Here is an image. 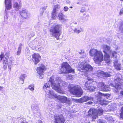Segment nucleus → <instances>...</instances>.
<instances>
[{
	"label": "nucleus",
	"instance_id": "obj_10",
	"mask_svg": "<svg viewBox=\"0 0 123 123\" xmlns=\"http://www.w3.org/2000/svg\"><path fill=\"white\" fill-rule=\"evenodd\" d=\"M5 11L4 18L5 20L8 18L6 10L11 9L12 8L11 0H5Z\"/></svg>",
	"mask_w": 123,
	"mask_h": 123
},
{
	"label": "nucleus",
	"instance_id": "obj_13",
	"mask_svg": "<svg viewBox=\"0 0 123 123\" xmlns=\"http://www.w3.org/2000/svg\"><path fill=\"white\" fill-rule=\"evenodd\" d=\"M39 67L37 68L36 70L37 73L40 75H42L46 69L45 66L42 63L39 64Z\"/></svg>",
	"mask_w": 123,
	"mask_h": 123
},
{
	"label": "nucleus",
	"instance_id": "obj_62",
	"mask_svg": "<svg viewBox=\"0 0 123 123\" xmlns=\"http://www.w3.org/2000/svg\"><path fill=\"white\" fill-rule=\"evenodd\" d=\"M43 77H42V76H40V79H42V78H43Z\"/></svg>",
	"mask_w": 123,
	"mask_h": 123
},
{
	"label": "nucleus",
	"instance_id": "obj_49",
	"mask_svg": "<svg viewBox=\"0 0 123 123\" xmlns=\"http://www.w3.org/2000/svg\"><path fill=\"white\" fill-rule=\"evenodd\" d=\"M120 111L121 112L120 114L123 113V107H122L121 108Z\"/></svg>",
	"mask_w": 123,
	"mask_h": 123
},
{
	"label": "nucleus",
	"instance_id": "obj_29",
	"mask_svg": "<svg viewBox=\"0 0 123 123\" xmlns=\"http://www.w3.org/2000/svg\"><path fill=\"white\" fill-rule=\"evenodd\" d=\"M115 68L117 70H121V66L120 64L118 63L114 65Z\"/></svg>",
	"mask_w": 123,
	"mask_h": 123
},
{
	"label": "nucleus",
	"instance_id": "obj_24",
	"mask_svg": "<svg viewBox=\"0 0 123 123\" xmlns=\"http://www.w3.org/2000/svg\"><path fill=\"white\" fill-rule=\"evenodd\" d=\"M110 73L111 72H107L104 71H103L102 73L104 76V77H110L111 76Z\"/></svg>",
	"mask_w": 123,
	"mask_h": 123
},
{
	"label": "nucleus",
	"instance_id": "obj_58",
	"mask_svg": "<svg viewBox=\"0 0 123 123\" xmlns=\"http://www.w3.org/2000/svg\"><path fill=\"white\" fill-rule=\"evenodd\" d=\"M3 88V87L2 86H0V91Z\"/></svg>",
	"mask_w": 123,
	"mask_h": 123
},
{
	"label": "nucleus",
	"instance_id": "obj_25",
	"mask_svg": "<svg viewBox=\"0 0 123 123\" xmlns=\"http://www.w3.org/2000/svg\"><path fill=\"white\" fill-rule=\"evenodd\" d=\"M60 8V6L59 5H55L54 7L53 11L56 12L59 10Z\"/></svg>",
	"mask_w": 123,
	"mask_h": 123
},
{
	"label": "nucleus",
	"instance_id": "obj_38",
	"mask_svg": "<svg viewBox=\"0 0 123 123\" xmlns=\"http://www.w3.org/2000/svg\"><path fill=\"white\" fill-rule=\"evenodd\" d=\"M74 31L75 32L78 34L81 32V31L80 30H78L76 28L74 29Z\"/></svg>",
	"mask_w": 123,
	"mask_h": 123
},
{
	"label": "nucleus",
	"instance_id": "obj_50",
	"mask_svg": "<svg viewBox=\"0 0 123 123\" xmlns=\"http://www.w3.org/2000/svg\"><path fill=\"white\" fill-rule=\"evenodd\" d=\"M117 62H118V61L117 60L115 61L114 62V65H116V64H118V63H117Z\"/></svg>",
	"mask_w": 123,
	"mask_h": 123
},
{
	"label": "nucleus",
	"instance_id": "obj_16",
	"mask_svg": "<svg viewBox=\"0 0 123 123\" xmlns=\"http://www.w3.org/2000/svg\"><path fill=\"white\" fill-rule=\"evenodd\" d=\"M85 86L86 88L92 92L94 91L96 89L95 86H93L92 83H90V81H88L86 82Z\"/></svg>",
	"mask_w": 123,
	"mask_h": 123
},
{
	"label": "nucleus",
	"instance_id": "obj_7",
	"mask_svg": "<svg viewBox=\"0 0 123 123\" xmlns=\"http://www.w3.org/2000/svg\"><path fill=\"white\" fill-rule=\"evenodd\" d=\"M103 52L104 53V60L106 63L108 64L110 63V56L109 53L111 51L110 47L107 45H103Z\"/></svg>",
	"mask_w": 123,
	"mask_h": 123
},
{
	"label": "nucleus",
	"instance_id": "obj_32",
	"mask_svg": "<svg viewBox=\"0 0 123 123\" xmlns=\"http://www.w3.org/2000/svg\"><path fill=\"white\" fill-rule=\"evenodd\" d=\"M63 14L61 12H60L59 13L58 17L59 19L60 20L62 19L63 18Z\"/></svg>",
	"mask_w": 123,
	"mask_h": 123
},
{
	"label": "nucleus",
	"instance_id": "obj_35",
	"mask_svg": "<svg viewBox=\"0 0 123 123\" xmlns=\"http://www.w3.org/2000/svg\"><path fill=\"white\" fill-rule=\"evenodd\" d=\"M46 7H44L41 8V11L40 13V15L41 16L42 15V14L43 13L44 11L46 9Z\"/></svg>",
	"mask_w": 123,
	"mask_h": 123
},
{
	"label": "nucleus",
	"instance_id": "obj_39",
	"mask_svg": "<svg viewBox=\"0 0 123 123\" xmlns=\"http://www.w3.org/2000/svg\"><path fill=\"white\" fill-rule=\"evenodd\" d=\"M67 19H65L64 18H63L62 19L60 20H61V22L62 23L65 22L67 20Z\"/></svg>",
	"mask_w": 123,
	"mask_h": 123
},
{
	"label": "nucleus",
	"instance_id": "obj_17",
	"mask_svg": "<svg viewBox=\"0 0 123 123\" xmlns=\"http://www.w3.org/2000/svg\"><path fill=\"white\" fill-rule=\"evenodd\" d=\"M96 96L98 98L100 99V101L101 99L107 98V97H110V95L108 94H103L100 92H97Z\"/></svg>",
	"mask_w": 123,
	"mask_h": 123
},
{
	"label": "nucleus",
	"instance_id": "obj_34",
	"mask_svg": "<svg viewBox=\"0 0 123 123\" xmlns=\"http://www.w3.org/2000/svg\"><path fill=\"white\" fill-rule=\"evenodd\" d=\"M13 61V58L12 57L9 58L8 62V65H11L12 63V61Z\"/></svg>",
	"mask_w": 123,
	"mask_h": 123
},
{
	"label": "nucleus",
	"instance_id": "obj_21",
	"mask_svg": "<svg viewBox=\"0 0 123 123\" xmlns=\"http://www.w3.org/2000/svg\"><path fill=\"white\" fill-rule=\"evenodd\" d=\"M120 80H121V79H120L118 80L119 81ZM117 80H118L117 79L115 80L114 84L112 85V86L115 87L117 89H120L121 88V83L119 81L118 82L117 81Z\"/></svg>",
	"mask_w": 123,
	"mask_h": 123
},
{
	"label": "nucleus",
	"instance_id": "obj_11",
	"mask_svg": "<svg viewBox=\"0 0 123 123\" xmlns=\"http://www.w3.org/2000/svg\"><path fill=\"white\" fill-rule=\"evenodd\" d=\"M54 123H64L65 119L62 114L55 115L54 116Z\"/></svg>",
	"mask_w": 123,
	"mask_h": 123
},
{
	"label": "nucleus",
	"instance_id": "obj_56",
	"mask_svg": "<svg viewBox=\"0 0 123 123\" xmlns=\"http://www.w3.org/2000/svg\"><path fill=\"white\" fill-rule=\"evenodd\" d=\"M66 2L67 4H69L70 3V1H69V0L67 1Z\"/></svg>",
	"mask_w": 123,
	"mask_h": 123
},
{
	"label": "nucleus",
	"instance_id": "obj_61",
	"mask_svg": "<svg viewBox=\"0 0 123 123\" xmlns=\"http://www.w3.org/2000/svg\"><path fill=\"white\" fill-rule=\"evenodd\" d=\"M22 81V82H21V83L22 84H23L24 83V81Z\"/></svg>",
	"mask_w": 123,
	"mask_h": 123
},
{
	"label": "nucleus",
	"instance_id": "obj_63",
	"mask_svg": "<svg viewBox=\"0 0 123 123\" xmlns=\"http://www.w3.org/2000/svg\"><path fill=\"white\" fill-rule=\"evenodd\" d=\"M70 8H73V7L72 6H71L70 7Z\"/></svg>",
	"mask_w": 123,
	"mask_h": 123
},
{
	"label": "nucleus",
	"instance_id": "obj_20",
	"mask_svg": "<svg viewBox=\"0 0 123 123\" xmlns=\"http://www.w3.org/2000/svg\"><path fill=\"white\" fill-rule=\"evenodd\" d=\"M97 86L98 88H99L102 91H106L107 90L108 86L105 85L102 82H99Z\"/></svg>",
	"mask_w": 123,
	"mask_h": 123
},
{
	"label": "nucleus",
	"instance_id": "obj_28",
	"mask_svg": "<svg viewBox=\"0 0 123 123\" xmlns=\"http://www.w3.org/2000/svg\"><path fill=\"white\" fill-rule=\"evenodd\" d=\"M26 75L25 74H22L20 76V79L22 81H24L25 78L26 77Z\"/></svg>",
	"mask_w": 123,
	"mask_h": 123
},
{
	"label": "nucleus",
	"instance_id": "obj_59",
	"mask_svg": "<svg viewBox=\"0 0 123 123\" xmlns=\"http://www.w3.org/2000/svg\"><path fill=\"white\" fill-rule=\"evenodd\" d=\"M77 4H79L80 5H81V3H80L79 2H77Z\"/></svg>",
	"mask_w": 123,
	"mask_h": 123
},
{
	"label": "nucleus",
	"instance_id": "obj_45",
	"mask_svg": "<svg viewBox=\"0 0 123 123\" xmlns=\"http://www.w3.org/2000/svg\"><path fill=\"white\" fill-rule=\"evenodd\" d=\"M117 52L115 51H114L112 53V57H114L115 56V54H116Z\"/></svg>",
	"mask_w": 123,
	"mask_h": 123
},
{
	"label": "nucleus",
	"instance_id": "obj_60",
	"mask_svg": "<svg viewBox=\"0 0 123 123\" xmlns=\"http://www.w3.org/2000/svg\"><path fill=\"white\" fill-rule=\"evenodd\" d=\"M28 123L27 122H24L22 123Z\"/></svg>",
	"mask_w": 123,
	"mask_h": 123
},
{
	"label": "nucleus",
	"instance_id": "obj_43",
	"mask_svg": "<svg viewBox=\"0 0 123 123\" xmlns=\"http://www.w3.org/2000/svg\"><path fill=\"white\" fill-rule=\"evenodd\" d=\"M86 10V9L84 7H82L81 9L80 10V12H84Z\"/></svg>",
	"mask_w": 123,
	"mask_h": 123
},
{
	"label": "nucleus",
	"instance_id": "obj_1",
	"mask_svg": "<svg viewBox=\"0 0 123 123\" xmlns=\"http://www.w3.org/2000/svg\"><path fill=\"white\" fill-rule=\"evenodd\" d=\"M49 88L50 85L48 83H45L43 86V89L46 93V97L50 98H57L62 103H66L67 101V97L64 96H57Z\"/></svg>",
	"mask_w": 123,
	"mask_h": 123
},
{
	"label": "nucleus",
	"instance_id": "obj_46",
	"mask_svg": "<svg viewBox=\"0 0 123 123\" xmlns=\"http://www.w3.org/2000/svg\"><path fill=\"white\" fill-rule=\"evenodd\" d=\"M4 65V66H3L4 69V70H5L7 69V65Z\"/></svg>",
	"mask_w": 123,
	"mask_h": 123
},
{
	"label": "nucleus",
	"instance_id": "obj_30",
	"mask_svg": "<svg viewBox=\"0 0 123 123\" xmlns=\"http://www.w3.org/2000/svg\"><path fill=\"white\" fill-rule=\"evenodd\" d=\"M119 27L120 30L122 33H123V22L120 23Z\"/></svg>",
	"mask_w": 123,
	"mask_h": 123
},
{
	"label": "nucleus",
	"instance_id": "obj_40",
	"mask_svg": "<svg viewBox=\"0 0 123 123\" xmlns=\"http://www.w3.org/2000/svg\"><path fill=\"white\" fill-rule=\"evenodd\" d=\"M24 120L23 119L20 118L18 120V122L19 123H22L24 122Z\"/></svg>",
	"mask_w": 123,
	"mask_h": 123
},
{
	"label": "nucleus",
	"instance_id": "obj_64",
	"mask_svg": "<svg viewBox=\"0 0 123 123\" xmlns=\"http://www.w3.org/2000/svg\"><path fill=\"white\" fill-rule=\"evenodd\" d=\"M40 123H43L41 121H40Z\"/></svg>",
	"mask_w": 123,
	"mask_h": 123
},
{
	"label": "nucleus",
	"instance_id": "obj_15",
	"mask_svg": "<svg viewBox=\"0 0 123 123\" xmlns=\"http://www.w3.org/2000/svg\"><path fill=\"white\" fill-rule=\"evenodd\" d=\"M19 13L23 18L26 19L27 18H29L30 17L29 13H28L27 10L25 8H22V10L20 11Z\"/></svg>",
	"mask_w": 123,
	"mask_h": 123
},
{
	"label": "nucleus",
	"instance_id": "obj_37",
	"mask_svg": "<svg viewBox=\"0 0 123 123\" xmlns=\"http://www.w3.org/2000/svg\"><path fill=\"white\" fill-rule=\"evenodd\" d=\"M21 49L18 48V51L17 52V55H19L21 53Z\"/></svg>",
	"mask_w": 123,
	"mask_h": 123
},
{
	"label": "nucleus",
	"instance_id": "obj_33",
	"mask_svg": "<svg viewBox=\"0 0 123 123\" xmlns=\"http://www.w3.org/2000/svg\"><path fill=\"white\" fill-rule=\"evenodd\" d=\"M8 64V59L5 57L3 60V65H7Z\"/></svg>",
	"mask_w": 123,
	"mask_h": 123
},
{
	"label": "nucleus",
	"instance_id": "obj_42",
	"mask_svg": "<svg viewBox=\"0 0 123 123\" xmlns=\"http://www.w3.org/2000/svg\"><path fill=\"white\" fill-rule=\"evenodd\" d=\"M119 14L120 15L123 14V8L120 10Z\"/></svg>",
	"mask_w": 123,
	"mask_h": 123
},
{
	"label": "nucleus",
	"instance_id": "obj_2",
	"mask_svg": "<svg viewBox=\"0 0 123 123\" xmlns=\"http://www.w3.org/2000/svg\"><path fill=\"white\" fill-rule=\"evenodd\" d=\"M89 54L91 56H94V59L95 62H101L103 60V55L100 51L92 49L90 50Z\"/></svg>",
	"mask_w": 123,
	"mask_h": 123
},
{
	"label": "nucleus",
	"instance_id": "obj_18",
	"mask_svg": "<svg viewBox=\"0 0 123 123\" xmlns=\"http://www.w3.org/2000/svg\"><path fill=\"white\" fill-rule=\"evenodd\" d=\"M31 109L34 114H36L39 116L40 115V110L37 105L35 104L32 105Z\"/></svg>",
	"mask_w": 123,
	"mask_h": 123
},
{
	"label": "nucleus",
	"instance_id": "obj_12",
	"mask_svg": "<svg viewBox=\"0 0 123 123\" xmlns=\"http://www.w3.org/2000/svg\"><path fill=\"white\" fill-rule=\"evenodd\" d=\"M18 2L14 1L13 2V6L15 12L19 11L22 7V2L20 1Z\"/></svg>",
	"mask_w": 123,
	"mask_h": 123
},
{
	"label": "nucleus",
	"instance_id": "obj_55",
	"mask_svg": "<svg viewBox=\"0 0 123 123\" xmlns=\"http://www.w3.org/2000/svg\"><path fill=\"white\" fill-rule=\"evenodd\" d=\"M99 121V122L98 123H104L103 121H101V120H100Z\"/></svg>",
	"mask_w": 123,
	"mask_h": 123
},
{
	"label": "nucleus",
	"instance_id": "obj_4",
	"mask_svg": "<svg viewBox=\"0 0 123 123\" xmlns=\"http://www.w3.org/2000/svg\"><path fill=\"white\" fill-rule=\"evenodd\" d=\"M61 25L57 24L54 26L50 29V32L52 36L55 37L57 40H58L60 35V33L62 29Z\"/></svg>",
	"mask_w": 123,
	"mask_h": 123
},
{
	"label": "nucleus",
	"instance_id": "obj_53",
	"mask_svg": "<svg viewBox=\"0 0 123 123\" xmlns=\"http://www.w3.org/2000/svg\"><path fill=\"white\" fill-rule=\"evenodd\" d=\"M120 115L121 118L123 119V113L120 114Z\"/></svg>",
	"mask_w": 123,
	"mask_h": 123
},
{
	"label": "nucleus",
	"instance_id": "obj_6",
	"mask_svg": "<svg viewBox=\"0 0 123 123\" xmlns=\"http://www.w3.org/2000/svg\"><path fill=\"white\" fill-rule=\"evenodd\" d=\"M69 91L73 94L75 95L76 97L81 96L83 93V91L80 87L74 86H71L69 85L68 86Z\"/></svg>",
	"mask_w": 123,
	"mask_h": 123
},
{
	"label": "nucleus",
	"instance_id": "obj_9",
	"mask_svg": "<svg viewBox=\"0 0 123 123\" xmlns=\"http://www.w3.org/2000/svg\"><path fill=\"white\" fill-rule=\"evenodd\" d=\"M93 98L91 96L85 95L80 99H75L74 100L76 103H81L88 100L93 101Z\"/></svg>",
	"mask_w": 123,
	"mask_h": 123
},
{
	"label": "nucleus",
	"instance_id": "obj_22",
	"mask_svg": "<svg viewBox=\"0 0 123 123\" xmlns=\"http://www.w3.org/2000/svg\"><path fill=\"white\" fill-rule=\"evenodd\" d=\"M105 119L107 120L109 123H111L113 122L114 119L110 116H108L105 117Z\"/></svg>",
	"mask_w": 123,
	"mask_h": 123
},
{
	"label": "nucleus",
	"instance_id": "obj_23",
	"mask_svg": "<svg viewBox=\"0 0 123 123\" xmlns=\"http://www.w3.org/2000/svg\"><path fill=\"white\" fill-rule=\"evenodd\" d=\"M104 98L103 99H101L100 101V103L102 105H106L108 104V102Z\"/></svg>",
	"mask_w": 123,
	"mask_h": 123
},
{
	"label": "nucleus",
	"instance_id": "obj_8",
	"mask_svg": "<svg viewBox=\"0 0 123 123\" xmlns=\"http://www.w3.org/2000/svg\"><path fill=\"white\" fill-rule=\"evenodd\" d=\"M49 82L50 83V84L52 88L58 93H61L62 91L60 83L57 81H55L54 80L52 77L50 78Z\"/></svg>",
	"mask_w": 123,
	"mask_h": 123
},
{
	"label": "nucleus",
	"instance_id": "obj_47",
	"mask_svg": "<svg viewBox=\"0 0 123 123\" xmlns=\"http://www.w3.org/2000/svg\"><path fill=\"white\" fill-rule=\"evenodd\" d=\"M120 94L121 96H123V89L120 91Z\"/></svg>",
	"mask_w": 123,
	"mask_h": 123
},
{
	"label": "nucleus",
	"instance_id": "obj_27",
	"mask_svg": "<svg viewBox=\"0 0 123 123\" xmlns=\"http://www.w3.org/2000/svg\"><path fill=\"white\" fill-rule=\"evenodd\" d=\"M41 26V25L40 22H38L34 26V28L36 30H38L39 29L40 27Z\"/></svg>",
	"mask_w": 123,
	"mask_h": 123
},
{
	"label": "nucleus",
	"instance_id": "obj_36",
	"mask_svg": "<svg viewBox=\"0 0 123 123\" xmlns=\"http://www.w3.org/2000/svg\"><path fill=\"white\" fill-rule=\"evenodd\" d=\"M10 53L8 52H6L4 55V56L5 58V57H6L7 58V59H8V58L9 56Z\"/></svg>",
	"mask_w": 123,
	"mask_h": 123
},
{
	"label": "nucleus",
	"instance_id": "obj_31",
	"mask_svg": "<svg viewBox=\"0 0 123 123\" xmlns=\"http://www.w3.org/2000/svg\"><path fill=\"white\" fill-rule=\"evenodd\" d=\"M34 85L33 84H31L29 85L28 86V88L32 92L34 90Z\"/></svg>",
	"mask_w": 123,
	"mask_h": 123
},
{
	"label": "nucleus",
	"instance_id": "obj_41",
	"mask_svg": "<svg viewBox=\"0 0 123 123\" xmlns=\"http://www.w3.org/2000/svg\"><path fill=\"white\" fill-rule=\"evenodd\" d=\"M68 9H69V8H68V7L67 6H65L64 7V9H64V11H65V12H67V11H68Z\"/></svg>",
	"mask_w": 123,
	"mask_h": 123
},
{
	"label": "nucleus",
	"instance_id": "obj_14",
	"mask_svg": "<svg viewBox=\"0 0 123 123\" xmlns=\"http://www.w3.org/2000/svg\"><path fill=\"white\" fill-rule=\"evenodd\" d=\"M32 60L35 65L39 62L41 59V56L38 53H35L32 55Z\"/></svg>",
	"mask_w": 123,
	"mask_h": 123
},
{
	"label": "nucleus",
	"instance_id": "obj_51",
	"mask_svg": "<svg viewBox=\"0 0 123 123\" xmlns=\"http://www.w3.org/2000/svg\"><path fill=\"white\" fill-rule=\"evenodd\" d=\"M32 33H33L32 32L31 34V35H29V37H33L34 36V34Z\"/></svg>",
	"mask_w": 123,
	"mask_h": 123
},
{
	"label": "nucleus",
	"instance_id": "obj_3",
	"mask_svg": "<svg viewBox=\"0 0 123 123\" xmlns=\"http://www.w3.org/2000/svg\"><path fill=\"white\" fill-rule=\"evenodd\" d=\"M103 112V110L101 108H100L96 110L93 108L90 109L88 111L87 116L89 117L94 119H96L98 117V115H102Z\"/></svg>",
	"mask_w": 123,
	"mask_h": 123
},
{
	"label": "nucleus",
	"instance_id": "obj_26",
	"mask_svg": "<svg viewBox=\"0 0 123 123\" xmlns=\"http://www.w3.org/2000/svg\"><path fill=\"white\" fill-rule=\"evenodd\" d=\"M56 12L53 11L52 13V19H56L57 18V17L56 16Z\"/></svg>",
	"mask_w": 123,
	"mask_h": 123
},
{
	"label": "nucleus",
	"instance_id": "obj_52",
	"mask_svg": "<svg viewBox=\"0 0 123 123\" xmlns=\"http://www.w3.org/2000/svg\"><path fill=\"white\" fill-rule=\"evenodd\" d=\"M11 65H9L8 66V68L9 69V71H10L11 70Z\"/></svg>",
	"mask_w": 123,
	"mask_h": 123
},
{
	"label": "nucleus",
	"instance_id": "obj_44",
	"mask_svg": "<svg viewBox=\"0 0 123 123\" xmlns=\"http://www.w3.org/2000/svg\"><path fill=\"white\" fill-rule=\"evenodd\" d=\"M4 57V54L3 53L1 54L0 55V59H2Z\"/></svg>",
	"mask_w": 123,
	"mask_h": 123
},
{
	"label": "nucleus",
	"instance_id": "obj_57",
	"mask_svg": "<svg viewBox=\"0 0 123 123\" xmlns=\"http://www.w3.org/2000/svg\"><path fill=\"white\" fill-rule=\"evenodd\" d=\"M73 23L74 24L77 25V23L76 22H74Z\"/></svg>",
	"mask_w": 123,
	"mask_h": 123
},
{
	"label": "nucleus",
	"instance_id": "obj_48",
	"mask_svg": "<svg viewBox=\"0 0 123 123\" xmlns=\"http://www.w3.org/2000/svg\"><path fill=\"white\" fill-rule=\"evenodd\" d=\"M87 104L88 105H92V104H93V103L92 102V101H89L87 103Z\"/></svg>",
	"mask_w": 123,
	"mask_h": 123
},
{
	"label": "nucleus",
	"instance_id": "obj_5",
	"mask_svg": "<svg viewBox=\"0 0 123 123\" xmlns=\"http://www.w3.org/2000/svg\"><path fill=\"white\" fill-rule=\"evenodd\" d=\"M74 72V70L72 68L71 66L67 62H64L62 64L60 74H66Z\"/></svg>",
	"mask_w": 123,
	"mask_h": 123
},
{
	"label": "nucleus",
	"instance_id": "obj_19",
	"mask_svg": "<svg viewBox=\"0 0 123 123\" xmlns=\"http://www.w3.org/2000/svg\"><path fill=\"white\" fill-rule=\"evenodd\" d=\"M81 69L86 70V71L90 72L92 71L93 68L90 65L86 64L81 66Z\"/></svg>",
	"mask_w": 123,
	"mask_h": 123
},
{
	"label": "nucleus",
	"instance_id": "obj_54",
	"mask_svg": "<svg viewBox=\"0 0 123 123\" xmlns=\"http://www.w3.org/2000/svg\"><path fill=\"white\" fill-rule=\"evenodd\" d=\"M22 46V44L21 43H20L19 44V47H18V48L21 49V46Z\"/></svg>",
	"mask_w": 123,
	"mask_h": 123
}]
</instances>
